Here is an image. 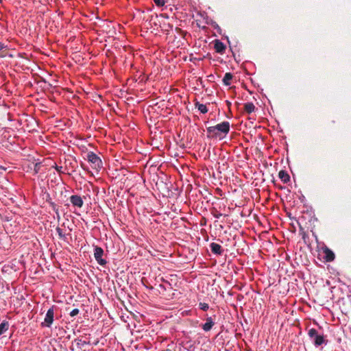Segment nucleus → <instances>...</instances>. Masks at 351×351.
<instances>
[{
  "label": "nucleus",
  "mask_w": 351,
  "mask_h": 351,
  "mask_svg": "<svg viewBox=\"0 0 351 351\" xmlns=\"http://www.w3.org/2000/svg\"><path fill=\"white\" fill-rule=\"evenodd\" d=\"M104 254V250L101 247L97 245L94 247V257L97 263L101 266H104L107 263L106 259L102 258Z\"/></svg>",
  "instance_id": "5"
},
{
  "label": "nucleus",
  "mask_w": 351,
  "mask_h": 351,
  "mask_svg": "<svg viewBox=\"0 0 351 351\" xmlns=\"http://www.w3.org/2000/svg\"><path fill=\"white\" fill-rule=\"evenodd\" d=\"M230 131V123L228 121H223L215 126L207 128V137L209 138L223 139L226 136Z\"/></svg>",
  "instance_id": "1"
},
{
  "label": "nucleus",
  "mask_w": 351,
  "mask_h": 351,
  "mask_svg": "<svg viewBox=\"0 0 351 351\" xmlns=\"http://www.w3.org/2000/svg\"><path fill=\"white\" fill-rule=\"evenodd\" d=\"M0 169L5 170V169L3 167H1V166H0Z\"/></svg>",
  "instance_id": "28"
},
{
  "label": "nucleus",
  "mask_w": 351,
  "mask_h": 351,
  "mask_svg": "<svg viewBox=\"0 0 351 351\" xmlns=\"http://www.w3.org/2000/svg\"><path fill=\"white\" fill-rule=\"evenodd\" d=\"M195 107L198 109V110L202 113L205 114L208 112V108L206 105L199 103L198 101L195 104Z\"/></svg>",
  "instance_id": "15"
},
{
  "label": "nucleus",
  "mask_w": 351,
  "mask_h": 351,
  "mask_svg": "<svg viewBox=\"0 0 351 351\" xmlns=\"http://www.w3.org/2000/svg\"><path fill=\"white\" fill-rule=\"evenodd\" d=\"M56 230L58 234V237L60 239H61L62 240L64 241H67L68 240V237L70 236V233H65V232L60 227H57L56 228Z\"/></svg>",
  "instance_id": "11"
},
{
  "label": "nucleus",
  "mask_w": 351,
  "mask_h": 351,
  "mask_svg": "<svg viewBox=\"0 0 351 351\" xmlns=\"http://www.w3.org/2000/svg\"><path fill=\"white\" fill-rule=\"evenodd\" d=\"M214 49L216 52L223 54L226 50V45L219 40H215L214 43Z\"/></svg>",
  "instance_id": "8"
},
{
  "label": "nucleus",
  "mask_w": 351,
  "mask_h": 351,
  "mask_svg": "<svg viewBox=\"0 0 351 351\" xmlns=\"http://www.w3.org/2000/svg\"><path fill=\"white\" fill-rule=\"evenodd\" d=\"M220 216H221V214H219V215H216L215 217H216L217 218H219Z\"/></svg>",
  "instance_id": "26"
},
{
  "label": "nucleus",
  "mask_w": 351,
  "mask_h": 351,
  "mask_svg": "<svg viewBox=\"0 0 351 351\" xmlns=\"http://www.w3.org/2000/svg\"><path fill=\"white\" fill-rule=\"evenodd\" d=\"M79 313V309L77 308H74L73 309L71 313H70V316L71 317H74L75 315H77V314Z\"/></svg>",
  "instance_id": "20"
},
{
  "label": "nucleus",
  "mask_w": 351,
  "mask_h": 351,
  "mask_svg": "<svg viewBox=\"0 0 351 351\" xmlns=\"http://www.w3.org/2000/svg\"><path fill=\"white\" fill-rule=\"evenodd\" d=\"M89 341H82V339H78L77 342V346L78 348H82L84 345L89 344Z\"/></svg>",
  "instance_id": "17"
},
{
  "label": "nucleus",
  "mask_w": 351,
  "mask_h": 351,
  "mask_svg": "<svg viewBox=\"0 0 351 351\" xmlns=\"http://www.w3.org/2000/svg\"><path fill=\"white\" fill-rule=\"evenodd\" d=\"M323 254H324L323 258L326 262H331V261H334V259L335 258V255L334 252L327 247H325L323 248Z\"/></svg>",
  "instance_id": "6"
},
{
  "label": "nucleus",
  "mask_w": 351,
  "mask_h": 351,
  "mask_svg": "<svg viewBox=\"0 0 351 351\" xmlns=\"http://www.w3.org/2000/svg\"><path fill=\"white\" fill-rule=\"evenodd\" d=\"M255 106L252 102H247L244 104V110L247 114H250L255 110Z\"/></svg>",
  "instance_id": "13"
},
{
  "label": "nucleus",
  "mask_w": 351,
  "mask_h": 351,
  "mask_svg": "<svg viewBox=\"0 0 351 351\" xmlns=\"http://www.w3.org/2000/svg\"><path fill=\"white\" fill-rule=\"evenodd\" d=\"M160 287L164 290H166V288L163 285H160Z\"/></svg>",
  "instance_id": "24"
},
{
  "label": "nucleus",
  "mask_w": 351,
  "mask_h": 351,
  "mask_svg": "<svg viewBox=\"0 0 351 351\" xmlns=\"http://www.w3.org/2000/svg\"><path fill=\"white\" fill-rule=\"evenodd\" d=\"M232 74L230 73H226L223 78V82L226 86H229L231 84V80L232 79Z\"/></svg>",
  "instance_id": "14"
},
{
  "label": "nucleus",
  "mask_w": 351,
  "mask_h": 351,
  "mask_svg": "<svg viewBox=\"0 0 351 351\" xmlns=\"http://www.w3.org/2000/svg\"><path fill=\"white\" fill-rule=\"evenodd\" d=\"M199 308L202 311H206L209 308V306L206 303L200 302L199 304Z\"/></svg>",
  "instance_id": "18"
},
{
  "label": "nucleus",
  "mask_w": 351,
  "mask_h": 351,
  "mask_svg": "<svg viewBox=\"0 0 351 351\" xmlns=\"http://www.w3.org/2000/svg\"><path fill=\"white\" fill-rule=\"evenodd\" d=\"M215 322H213L211 317H208L206 319V323L202 325V329L204 331H209L211 330L213 326H214Z\"/></svg>",
  "instance_id": "10"
},
{
  "label": "nucleus",
  "mask_w": 351,
  "mask_h": 351,
  "mask_svg": "<svg viewBox=\"0 0 351 351\" xmlns=\"http://www.w3.org/2000/svg\"><path fill=\"white\" fill-rule=\"evenodd\" d=\"M210 247L211 252L216 255H221L223 250H222L221 246L216 243H211L210 244Z\"/></svg>",
  "instance_id": "9"
},
{
  "label": "nucleus",
  "mask_w": 351,
  "mask_h": 351,
  "mask_svg": "<svg viewBox=\"0 0 351 351\" xmlns=\"http://www.w3.org/2000/svg\"><path fill=\"white\" fill-rule=\"evenodd\" d=\"M153 1H154V3L158 7H162L165 4V0H153Z\"/></svg>",
  "instance_id": "19"
},
{
  "label": "nucleus",
  "mask_w": 351,
  "mask_h": 351,
  "mask_svg": "<svg viewBox=\"0 0 351 351\" xmlns=\"http://www.w3.org/2000/svg\"><path fill=\"white\" fill-rule=\"evenodd\" d=\"M278 177L283 183H287L290 180V176L287 171L281 170L278 173Z\"/></svg>",
  "instance_id": "12"
},
{
  "label": "nucleus",
  "mask_w": 351,
  "mask_h": 351,
  "mask_svg": "<svg viewBox=\"0 0 351 351\" xmlns=\"http://www.w3.org/2000/svg\"><path fill=\"white\" fill-rule=\"evenodd\" d=\"M5 47H6V46L3 43L0 42V51L5 49Z\"/></svg>",
  "instance_id": "22"
},
{
  "label": "nucleus",
  "mask_w": 351,
  "mask_h": 351,
  "mask_svg": "<svg viewBox=\"0 0 351 351\" xmlns=\"http://www.w3.org/2000/svg\"><path fill=\"white\" fill-rule=\"evenodd\" d=\"M2 2V0H0V3Z\"/></svg>",
  "instance_id": "29"
},
{
  "label": "nucleus",
  "mask_w": 351,
  "mask_h": 351,
  "mask_svg": "<svg viewBox=\"0 0 351 351\" xmlns=\"http://www.w3.org/2000/svg\"><path fill=\"white\" fill-rule=\"evenodd\" d=\"M9 328V323L6 321H3L0 324V335L3 334Z\"/></svg>",
  "instance_id": "16"
},
{
  "label": "nucleus",
  "mask_w": 351,
  "mask_h": 351,
  "mask_svg": "<svg viewBox=\"0 0 351 351\" xmlns=\"http://www.w3.org/2000/svg\"><path fill=\"white\" fill-rule=\"evenodd\" d=\"M87 160L92 164L93 168L99 170L102 167V161L101 158L93 152H89L86 154Z\"/></svg>",
  "instance_id": "3"
},
{
  "label": "nucleus",
  "mask_w": 351,
  "mask_h": 351,
  "mask_svg": "<svg viewBox=\"0 0 351 351\" xmlns=\"http://www.w3.org/2000/svg\"><path fill=\"white\" fill-rule=\"evenodd\" d=\"M226 103L228 106H230L231 104V103L229 101H226Z\"/></svg>",
  "instance_id": "25"
},
{
  "label": "nucleus",
  "mask_w": 351,
  "mask_h": 351,
  "mask_svg": "<svg viewBox=\"0 0 351 351\" xmlns=\"http://www.w3.org/2000/svg\"><path fill=\"white\" fill-rule=\"evenodd\" d=\"M308 335L315 347H319L323 344L326 345L328 342L325 339V336L319 335L315 328H311L308 332Z\"/></svg>",
  "instance_id": "2"
},
{
  "label": "nucleus",
  "mask_w": 351,
  "mask_h": 351,
  "mask_svg": "<svg viewBox=\"0 0 351 351\" xmlns=\"http://www.w3.org/2000/svg\"><path fill=\"white\" fill-rule=\"evenodd\" d=\"M54 168L56 169V170L59 173H63V171H62V167H61V166H58L57 165H56L54 166Z\"/></svg>",
  "instance_id": "21"
},
{
  "label": "nucleus",
  "mask_w": 351,
  "mask_h": 351,
  "mask_svg": "<svg viewBox=\"0 0 351 351\" xmlns=\"http://www.w3.org/2000/svg\"><path fill=\"white\" fill-rule=\"evenodd\" d=\"M162 351H171V350H170V349L167 348V349H165V350H162Z\"/></svg>",
  "instance_id": "27"
},
{
  "label": "nucleus",
  "mask_w": 351,
  "mask_h": 351,
  "mask_svg": "<svg viewBox=\"0 0 351 351\" xmlns=\"http://www.w3.org/2000/svg\"><path fill=\"white\" fill-rule=\"evenodd\" d=\"M70 202L73 206L82 208L84 204L82 198L77 195H73L70 197Z\"/></svg>",
  "instance_id": "7"
},
{
  "label": "nucleus",
  "mask_w": 351,
  "mask_h": 351,
  "mask_svg": "<svg viewBox=\"0 0 351 351\" xmlns=\"http://www.w3.org/2000/svg\"><path fill=\"white\" fill-rule=\"evenodd\" d=\"M38 165H39V164H38V163H36V164L35 165L34 170H35V172H36V173H38V169H36V167H38Z\"/></svg>",
  "instance_id": "23"
},
{
  "label": "nucleus",
  "mask_w": 351,
  "mask_h": 351,
  "mask_svg": "<svg viewBox=\"0 0 351 351\" xmlns=\"http://www.w3.org/2000/svg\"><path fill=\"white\" fill-rule=\"evenodd\" d=\"M54 306L48 309L44 322L41 323L42 327L50 328L53 322Z\"/></svg>",
  "instance_id": "4"
}]
</instances>
